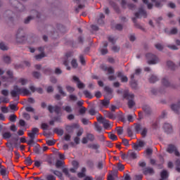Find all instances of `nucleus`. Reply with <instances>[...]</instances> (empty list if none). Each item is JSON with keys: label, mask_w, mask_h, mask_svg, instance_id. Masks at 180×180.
Listing matches in <instances>:
<instances>
[{"label": "nucleus", "mask_w": 180, "mask_h": 180, "mask_svg": "<svg viewBox=\"0 0 180 180\" xmlns=\"http://www.w3.org/2000/svg\"><path fill=\"white\" fill-rule=\"evenodd\" d=\"M22 94L24 96L32 95V93H30V91L27 89L20 88L18 85L13 86V89L11 91V95L13 98H16L17 96H19V95H22Z\"/></svg>", "instance_id": "f257e3e1"}, {"label": "nucleus", "mask_w": 180, "mask_h": 180, "mask_svg": "<svg viewBox=\"0 0 180 180\" xmlns=\"http://www.w3.org/2000/svg\"><path fill=\"white\" fill-rule=\"evenodd\" d=\"M123 98L124 99H127V101H128V106L129 109H132L133 106L136 105V102H134V94H130L129 90L124 91Z\"/></svg>", "instance_id": "f03ea898"}, {"label": "nucleus", "mask_w": 180, "mask_h": 180, "mask_svg": "<svg viewBox=\"0 0 180 180\" xmlns=\"http://www.w3.org/2000/svg\"><path fill=\"white\" fill-rule=\"evenodd\" d=\"M15 40L16 42L20 44H25V43H26L27 38L26 37V34L25 33L23 28H19L18 30L15 35Z\"/></svg>", "instance_id": "7ed1b4c3"}, {"label": "nucleus", "mask_w": 180, "mask_h": 180, "mask_svg": "<svg viewBox=\"0 0 180 180\" xmlns=\"http://www.w3.org/2000/svg\"><path fill=\"white\" fill-rule=\"evenodd\" d=\"M146 58L149 65H153L158 64L160 62V59L158 58V57L151 53H146Z\"/></svg>", "instance_id": "20e7f679"}, {"label": "nucleus", "mask_w": 180, "mask_h": 180, "mask_svg": "<svg viewBox=\"0 0 180 180\" xmlns=\"http://www.w3.org/2000/svg\"><path fill=\"white\" fill-rule=\"evenodd\" d=\"M38 133V128H32L31 132L28 133V137L30 139V140L27 141L28 146H31L34 143V139H36V136Z\"/></svg>", "instance_id": "39448f33"}, {"label": "nucleus", "mask_w": 180, "mask_h": 180, "mask_svg": "<svg viewBox=\"0 0 180 180\" xmlns=\"http://www.w3.org/2000/svg\"><path fill=\"white\" fill-rule=\"evenodd\" d=\"M161 82L162 85L165 86V88H172V89H176V88H178V85L175 84H171L168 79V77H167L162 78Z\"/></svg>", "instance_id": "423d86ee"}, {"label": "nucleus", "mask_w": 180, "mask_h": 180, "mask_svg": "<svg viewBox=\"0 0 180 180\" xmlns=\"http://www.w3.org/2000/svg\"><path fill=\"white\" fill-rule=\"evenodd\" d=\"M10 4L14 8H17L19 12H25L26 9L25 8V6H23L22 4H20V2L18 0H10Z\"/></svg>", "instance_id": "0eeeda50"}, {"label": "nucleus", "mask_w": 180, "mask_h": 180, "mask_svg": "<svg viewBox=\"0 0 180 180\" xmlns=\"http://www.w3.org/2000/svg\"><path fill=\"white\" fill-rule=\"evenodd\" d=\"M57 89H58V94H56L54 96V98L56 99V101H61V96H67V93H65V91H64L63 86H57Z\"/></svg>", "instance_id": "6e6552de"}, {"label": "nucleus", "mask_w": 180, "mask_h": 180, "mask_svg": "<svg viewBox=\"0 0 180 180\" xmlns=\"http://www.w3.org/2000/svg\"><path fill=\"white\" fill-rule=\"evenodd\" d=\"M48 110L50 113H56V115H60V112H61V107L58 105L53 106L51 105H48Z\"/></svg>", "instance_id": "1a4fd4ad"}, {"label": "nucleus", "mask_w": 180, "mask_h": 180, "mask_svg": "<svg viewBox=\"0 0 180 180\" xmlns=\"http://www.w3.org/2000/svg\"><path fill=\"white\" fill-rule=\"evenodd\" d=\"M134 15H135V18H132V21L134 23V27L136 29H140V30L144 31V28L143 27V26H141L139 22H137V19H139V13H135Z\"/></svg>", "instance_id": "9d476101"}, {"label": "nucleus", "mask_w": 180, "mask_h": 180, "mask_svg": "<svg viewBox=\"0 0 180 180\" xmlns=\"http://www.w3.org/2000/svg\"><path fill=\"white\" fill-rule=\"evenodd\" d=\"M142 172L143 175H154L155 174V171L153 167H147L142 169Z\"/></svg>", "instance_id": "9b49d317"}, {"label": "nucleus", "mask_w": 180, "mask_h": 180, "mask_svg": "<svg viewBox=\"0 0 180 180\" xmlns=\"http://www.w3.org/2000/svg\"><path fill=\"white\" fill-rule=\"evenodd\" d=\"M34 13H35L36 17L30 15L25 19L24 23L25 25L30 23V20H33V19H34V18H40V13L37 12V11H34Z\"/></svg>", "instance_id": "f8f14e48"}, {"label": "nucleus", "mask_w": 180, "mask_h": 180, "mask_svg": "<svg viewBox=\"0 0 180 180\" xmlns=\"http://www.w3.org/2000/svg\"><path fill=\"white\" fill-rule=\"evenodd\" d=\"M72 78H73V80L77 82V85L79 89H84V88H85V84L82 83L81 80H79V77H77V76H73Z\"/></svg>", "instance_id": "ddd939ff"}, {"label": "nucleus", "mask_w": 180, "mask_h": 180, "mask_svg": "<svg viewBox=\"0 0 180 180\" xmlns=\"http://www.w3.org/2000/svg\"><path fill=\"white\" fill-rule=\"evenodd\" d=\"M75 129H78V124H73L72 125H67L65 127V130L66 131H68V133H73Z\"/></svg>", "instance_id": "4468645a"}, {"label": "nucleus", "mask_w": 180, "mask_h": 180, "mask_svg": "<svg viewBox=\"0 0 180 180\" xmlns=\"http://www.w3.org/2000/svg\"><path fill=\"white\" fill-rule=\"evenodd\" d=\"M163 129L165 133H167V134L172 133V125H171L169 123H165Z\"/></svg>", "instance_id": "2eb2a0df"}, {"label": "nucleus", "mask_w": 180, "mask_h": 180, "mask_svg": "<svg viewBox=\"0 0 180 180\" xmlns=\"http://www.w3.org/2000/svg\"><path fill=\"white\" fill-rule=\"evenodd\" d=\"M170 109L171 110H172V112H175L176 115H179L180 112H179V105L178 104H172L170 105Z\"/></svg>", "instance_id": "dca6fc26"}, {"label": "nucleus", "mask_w": 180, "mask_h": 180, "mask_svg": "<svg viewBox=\"0 0 180 180\" xmlns=\"http://www.w3.org/2000/svg\"><path fill=\"white\" fill-rule=\"evenodd\" d=\"M62 172H63V174H65L66 176H68V178H70V180H78L77 177L71 176V174H70V172H68V169L65 167L62 169Z\"/></svg>", "instance_id": "f3484780"}, {"label": "nucleus", "mask_w": 180, "mask_h": 180, "mask_svg": "<svg viewBox=\"0 0 180 180\" xmlns=\"http://www.w3.org/2000/svg\"><path fill=\"white\" fill-rule=\"evenodd\" d=\"M146 146V142L143 141H139L137 143H134L133 148L134 150H139V147H144Z\"/></svg>", "instance_id": "a211bd4d"}, {"label": "nucleus", "mask_w": 180, "mask_h": 180, "mask_svg": "<svg viewBox=\"0 0 180 180\" xmlns=\"http://www.w3.org/2000/svg\"><path fill=\"white\" fill-rule=\"evenodd\" d=\"M127 157L129 160H136V158H137V154L133 150H129L127 153Z\"/></svg>", "instance_id": "6ab92c4d"}, {"label": "nucleus", "mask_w": 180, "mask_h": 180, "mask_svg": "<svg viewBox=\"0 0 180 180\" xmlns=\"http://www.w3.org/2000/svg\"><path fill=\"white\" fill-rule=\"evenodd\" d=\"M50 172H52V174L58 176V178H60L61 180H64V178L63 177V173L61 172L58 170L51 169Z\"/></svg>", "instance_id": "aec40b11"}, {"label": "nucleus", "mask_w": 180, "mask_h": 180, "mask_svg": "<svg viewBox=\"0 0 180 180\" xmlns=\"http://www.w3.org/2000/svg\"><path fill=\"white\" fill-rule=\"evenodd\" d=\"M104 115L106 116V117H108V119H112V120H115L116 119V115L113 114V112H111L110 111H104Z\"/></svg>", "instance_id": "412c9836"}, {"label": "nucleus", "mask_w": 180, "mask_h": 180, "mask_svg": "<svg viewBox=\"0 0 180 180\" xmlns=\"http://www.w3.org/2000/svg\"><path fill=\"white\" fill-rule=\"evenodd\" d=\"M176 150V146H175L173 144H169L167 148V152L169 153V154H172L174 151Z\"/></svg>", "instance_id": "4be33fe9"}, {"label": "nucleus", "mask_w": 180, "mask_h": 180, "mask_svg": "<svg viewBox=\"0 0 180 180\" xmlns=\"http://www.w3.org/2000/svg\"><path fill=\"white\" fill-rule=\"evenodd\" d=\"M2 60L4 63H5V64H11V63H12V58L8 55L3 56Z\"/></svg>", "instance_id": "5701e85b"}, {"label": "nucleus", "mask_w": 180, "mask_h": 180, "mask_svg": "<svg viewBox=\"0 0 180 180\" xmlns=\"http://www.w3.org/2000/svg\"><path fill=\"white\" fill-rule=\"evenodd\" d=\"M143 128L144 127H143L141 124H134V130L135 132L137 134L140 133V131H141V130H143Z\"/></svg>", "instance_id": "b1692460"}, {"label": "nucleus", "mask_w": 180, "mask_h": 180, "mask_svg": "<svg viewBox=\"0 0 180 180\" xmlns=\"http://www.w3.org/2000/svg\"><path fill=\"white\" fill-rule=\"evenodd\" d=\"M167 67H169V68L170 69V70H176V68H177V66L176 65V64L175 63H174V62H172V61H171V60H168L167 62Z\"/></svg>", "instance_id": "393cba45"}, {"label": "nucleus", "mask_w": 180, "mask_h": 180, "mask_svg": "<svg viewBox=\"0 0 180 180\" xmlns=\"http://www.w3.org/2000/svg\"><path fill=\"white\" fill-rule=\"evenodd\" d=\"M0 174L2 176H6L8 174V171H6V168H5L3 165L0 164Z\"/></svg>", "instance_id": "a878e982"}, {"label": "nucleus", "mask_w": 180, "mask_h": 180, "mask_svg": "<svg viewBox=\"0 0 180 180\" xmlns=\"http://www.w3.org/2000/svg\"><path fill=\"white\" fill-rule=\"evenodd\" d=\"M150 84H155L158 81V77L154 75H152L148 79Z\"/></svg>", "instance_id": "bb28decb"}, {"label": "nucleus", "mask_w": 180, "mask_h": 180, "mask_svg": "<svg viewBox=\"0 0 180 180\" xmlns=\"http://www.w3.org/2000/svg\"><path fill=\"white\" fill-rule=\"evenodd\" d=\"M109 4L112 7H113L115 11H116V12H117V13H119L120 12V10L119 9V6H117V4H116V3H115L113 1H110Z\"/></svg>", "instance_id": "cd10ccee"}, {"label": "nucleus", "mask_w": 180, "mask_h": 180, "mask_svg": "<svg viewBox=\"0 0 180 180\" xmlns=\"http://www.w3.org/2000/svg\"><path fill=\"white\" fill-rule=\"evenodd\" d=\"M6 15L8 18V20H10L11 22H13V15H15L13 13V11H6Z\"/></svg>", "instance_id": "c85d7f7f"}, {"label": "nucleus", "mask_w": 180, "mask_h": 180, "mask_svg": "<svg viewBox=\"0 0 180 180\" xmlns=\"http://www.w3.org/2000/svg\"><path fill=\"white\" fill-rule=\"evenodd\" d=\"M0 50H2L3 51H8V50H9V47H8L4 41H1L0 42Z\"/></svg>", "instance_id": "c756f323"}, {"label": "nucleus", "mask_w": 180, "mask_h": 180, "mask_svg": "<svg viewBox=\"0 0 180 180\" xmlns=\"http://www.w3.org/2000/svg\"><path fill=\"white\" fill-rule=\"evenodd\" d=\"M53 133H56V134H58V136H63V134H64V130L58 128H55L53 129Z\"/></svg>", "instance_id": "7c9ffc66"}, {"label": "nucleus", "mask_w": 180, "mask_h": 180, "mask_svg": "<svg viewBox=\"0 0 180 180\" xmlns=\"http://www.w3.org/2000/svg\"><path fill=\"white\" fill-rule=\"evenodd\" d=\"M101 105H103L104 108H108L109 105H110V101L108 99L102 100Z\"/></svg>", "instance_id": "2f4dec72"}, {"label": "nucleus", "mask_w": 180, "mask_h": 180, "mask_svg": "<svg viewBox=\"0 0 180 180\" xmlns=\"http://www.w3.org/2000/svg\"><path fill=\"white\" fill-rule=\"evenodd\" d=\"M87 147L88 148H91L92 150H98L100 146L98 143H94V144H88Z\"/></svg>", "instance_id": "473e14b6"}, {"label": "nucleus", "mask_w": 180, "mask_h": 180, "mask_svg": "<svg viewBox=\"0 0 180 180\" xmlns=\"http://www.w3.org/2000/svg\"><path fill=\"white\" fill-rule=\"evenodd\" d=\"M65 89H66L67 92H68L69 94H72L73 92L75 91V88H74L70 85H67L65 86Z\"/></svg>", "instance_id": "72a5a7b5"}, {"label": "nucleus", "mask_w": 180, "mask_h": 180, "mask_svg": "<svg viewBox=\"0 0 180 180\" xmlns=\"http://www.w3.org/2000/svg\"><path fill=\"white\" fill-rule=\"evenodd\" d=\"M83 94H84V96H86V98H88L89 99H92V98H94L92 94H91V92H89V91H88V90H84L83 91Z\"/></svg>", "instance_id": "f704fd0d"}, {"label": "nucleus", "mask_w": 180, "mask_h": 180, "mask_svg": "<svg viewBox=\"0 0 180 180\" xmlns=\"http://www.w3.org/2000/svg\"><path fill=\"white\" fill-rule=\"evenodd\" d=\"M101 123L102 124H103L104 129H109V127H110V124L109 123V120H103Z\"/></svg>", "instance_id": "c9c22d12"}, {"label": "nucleus", "mask_w": 180, "mask_h": 180, "mask_svg": "<svg viewBox=\"0 0 180 180\" xmlns=\"http://www.w3.org/2000/svg\"><path fill=\"white\" fill-rule=\"evenodd\" d=\"M160 176L162 179H167L168 178V172L167 170H162L160 173Z\"/></svg>", "instance_id": "e433bc0d"}, {"label": "nucleus", "mask_w": 180, "mask_h": 180, "mask_svg": "<svg viewBox=\"0 0 180 180\" xmlns=\"http://www.w3.org/2000/svg\"><path fill=\"white\" fill-rule=\"evenodd\" d=\"M166 0H160V1H158L157 0H151L152 2L155 3V6L156 8H160L161 6V2H165Z\"/></svg>", "instance_id": "4c0bfd02"}, {"label": "nucleus", "mask_w": 180, "mask_h": 180, "mask_svg": "<svg viewBox=\"0 0 180 180\" xmlns=\"http://www.w3.org/2000/svg\"><path fill=\"white\" fill-rule=\"evenodd\" d=\"M142 109L146 113V115H151V108L148 106H143Z\"/></svg>", "instance_id": "58836bf2"}, {"label": "nucleus", "mask_w": 180, "mask_h": 180, "mask_svg": "<svg viewBox=\"0 0 180 180\" xmlns=\"http://www.w3.org/2000/svg\"><path fill=\"white\" fill-rule=\"evenodd\" d=\"M62 109L65 110V112H66L67 113H71L72 112V108L70 105H67L65 107L63 106Z\"/></svg>", "instance_id": "ea45409f"}, {"label": "nucleus", "mask_w": 180, "mask_h": 180, "mask_svg": "<svg viewBox=\"0 0 180 180\" xmlns=\"http://www.w3.org/2000/svg\"><path fill=\"white\" fill-rule=\"evenodd\" d=\"M94 127L98 133H101L102 131V126L99 125L98 122H94Z\"/></svg>", "instance_id": "a19ab883"}, {"label": "nucleus", "mask_w": 180, "mask_h": 180, "mask_svg": "<svg viewBox=\"0 0 180 180\" xmlns=\"http://www.w3.org/2000/svg\"><path fill=\"white\" fill-rule=\"evenodd\" d=\"M129 84L133 89H136L137 88V81L136 80H131L129 82Z\"/></svg>", "instance_id": "79ce46f5"}, {"label": "nucleus", "mask_w": 180, "mask_h": 180, "mask_svg": "<svg viewBox=\"0 0 180 180\" xmlns=\"http://www.w3.org/2000/svg\"><path fill=\"white\" fill-rule=\"evenodd\" d=\"M64 165V162L63 160H58L56 162V168H61Z\"/></svg>", "instance_id": "37998d69"}, {"label": "nucleus", "mask_w": 180, "mask_h": 180, "mask_svg": "<svg viewBox=\"0 0 180 180\" xmlns=\"http://www.w3.org/2000/svg\"><path fill=\"white\" fill-rule=\"evenodd\" d=\"M34 153H35V154H40L41 153L40 145L37 144L34 146Z\"/></svg>", "instance_id": "c03bdc74"}, {"label": "nucleus", "mask_w": 180, "mask_h": 180, "mask_svg": "<svg viewBox=\"0 0 180 180\" xmlns=\"http://www.w3.org/2000/svg\"><path fill=\"white\" fill-rule=\"evenodd\" d=\"M32 76L34 77V78L39 79L41 77V74L37 71H34L32 72Z\"/></svg>", "instance_id": "a18cd8bd"}, {"label": "nucleus", "mask_w": 180, "mask_h": 180, "mask_svg": "<svg viewBox=\"0 0 180 180\" xmlns=\"http://www.w3.org/2000/svg\"><path fill=\"white\" fill-rule=\"evenodd\" d=\"M9 120L10 122H12L13 123H15L16 122V119H18V117L15 114H12L9 116Z\"/></svg>", "instance_id": "49530a36"}, {"label": "nucleus", "mask_w": 180, "mask_h": 180, "mask_svg": "<svg viewBox=\"0 0 180 180\" xmlns=\"http://www.w3.org/2000/svg\"><path fill=\"white\" fill-rule=\"evenodd\" d=\"M136 13H139V18H140V15H143L145 18H147V13H146V11L143 8H139V12H136Z\"/></svg>", "instance_id": "de8ad7c7"}, {"label": "nucleus", "mask_w": 180, "mask_h": 180, "mask_svg": "<svg viewBox=\"0 0 180 180\" xmlns=\"http://www.w3.org/2000/svg\"><path fill=\"white\" fill-rule=\"evenodd\" d=\"M25 162L27 165H32L33 164V160H32V158L30 157L25 158Z\"/></svg>", "instance_id": "09e8293b"}, {"label": "nucleus", "mask_w": 180, "mask_h": 180, "mask_svg": "<svg viewBox=\"0 0 180 180\" xmlns=\"http://www.w3.org/2000/svg\"><path fill=\"white\" fill-rule=\"evenodd\" d=\"M86 137L87 140H89V141H94L95 140V136L92 134H87Z\"/></svg>", "instance_id": "8fccbe9b"}, {"label": "nucleus", "mask_w": 180, "mask_h": 180, "mask_svg": "<svg viewBox=\"0 0 180 180\" xmlns=\"http://www.w3.org/2000/svg\"><path fill=\"white\" fill-rule=\"evenodd\" d=\"M12 137V134L11 132H5L3 134V138L5 139H11Z\"/></svg>", "instance_id": "3c124183"}, {"label": "nucleus", "mask_w": 180, "mask_h": 180, "mask_svg": "<svg viewBox=\"0 0 180 180\" xmlns=\"http://www.w3.org/2000/svg\"><path fill=\"white\" fill-rule=\"evenodd\" d=\"M44 57H46V54H44V53H41L35 56L36 60H41V58H44Z\"/></svg>", "instance_id": "603ef678"}, {"label": "nucleus", "mask_w": 180, "mask_h": 180, "mask_svg": "<svg viewBox=\"0 0 180 180\" xmlns=\"http://www.w3.org/2000/svg\"><path fill=\"white\" fill-rule=\"evenodd\" d=\"M155 47L157 50H159V51H162V50H164V46L161 44H155Z\"/></svg>", "instance_id": "864d4df0"}, {"label": "nucleus", "mask_w": 180, "mask_h": 180, "mask_svg": "<svg viewBox=\"0 0 180 180\" xmlns=\"http://www.w3.org/2000/svg\"><path fill=\"white\" fill-rule=\"evenodd\" d=\"M108 136L110 139V140H112L113 141H115V140H117V136L113 134H112V132H110L108 134Z\"/></svg>", "instance_id": "5fc2aeb1"}, {"label": "nucleus", "mask_w": 180, "mask_h": 180, "mask_svg": "<svg viewBox=\"0 0 180 180\" xmlns=\"http://www.w3.org/2000/svg\"><path fill=\"white\" fill-rule=\"evenodd\" d=\"M147 131H148V129L146 127H143L142 129V131L141 132L142 137H146V136H147Z\"/></svg>", "instance_id": "6e6d98bb"}, {"label": "nucleus", "mask_w": 180, "mask_h": 180, "mask_svg": "<svg viewBox=\"0 0 180 180\" xmlns=\"http://www.w3.org/2000/svg\"><path fill=\"white\" fill-rule=\"evenodd\" d=\"M177 33L178 29L176 27H174L169 31V34H176Z\"/></svg>", "instance_id": "4d7b16f0"}, {"label": "nucleus", "mask_w": 180, "mask_h": 180, "mask_svg": "<svg viewBox=\"0 0 180 180\" xmlns=\"http://www.w3.org/2000/svg\"><path fill=\"white\" fill-rule=\"evenodd\" d=\"M71 65L73 68H77L78 67V63H77V60L75 59H72L71 62Z\"/></svg>", "instance_id": "13d9d810"}, {"label": "nucleus", "mask_w": 180, "mask_h": 180, "mask_svg": "<svg viewBox=\"0 0 180 180\" xmlns=\"http://www.w3.org/2000/svg\"><path fill=\"white\" fill-rule=\"evenodd\" d=\"M86 165L89 167V168H94V161L89 160L86 161Z\"/></svg>", "instance_id": "bf43d9fd"}, {"label": "nucleus", "mask_w": 180, "mask_h": 180, "mask_svg": "<svg viewBox=\"0 0 180 180\" xmlns=\"http://www.w3.org/2000/svg\"><path fill=\"white\" fill-rule=\"evenodd\" d=\"M22 117H24L25 120H30V115L27 112H23Z\"/></svg>", "instance_id": "052dcab7"}, {"label": "nucleus", "mask_w": 180, "mask_h": 180, "mask_svg": "<svg viewBox=\"0 0 180 180\" xmlns=\"http://www.w3.org/2000/svg\"><path fill=\"white\" fill-rule=\"evenodd\" d=\"M79 61H80L82 65H85V64H86L85 58H84L83 55L79 56Z\"/></svg>", "instance_id": "680f3d73"}, {"label": "nucleus", "mask_w": 180, "mask_h": 180, "mask_svg": "<svg viewBox=\"0 0 180 180\" xmlns=\"http://www.w3.org/2000/svg\"><path fill=\"white\" fill-rule=\"evenodd\" d=\"M46 180H56V176H54L53 174H48L46 176Z\"/></svg>", "instance_id": "e2e57ef3"}, {"label": "nucleus", "mask_w": 180, "mask_h": 180, "mask_svg": "<svg viewBox=\"0 0 180 180\" xmlns=\"http://www.w3.org/2000/svg\"><path fill=\"white\" fill-rule=\"evenodd\" d=\"M69 98L70 101H78V97H77V96L73 94H70L69 96Z\"/></svg>", "instance_id": "0e129e2a"}, {"label": "nucleus", "mask_w": 180, "mask_h": 180, "mask_svg": "<svg viewBox=\"0 0 180 180\" xmlns=\"http://www.w3.org/2000/svg\"><path fill=\"white\" fill-rule=\"evenodd\" d=\"M18 82H20L21 84V85H25V84H27V79H23V78H20L18 80Z\"/></svg>", "instance_id": "69168bd1"}, {"label": "nucleus", "mask_w": 180, "mask_h": 180, "mask_svg": "<svg viewBox=\"0 0 180 180\" xmlns=\"http://www.w3.org/2000/svg\"><path fill=\"white\" fill-rule=\"evenodd\" d=\"M46 144L48 146H54L56 144V141L55 140H48V141H46Z\"/></svg>", "instance_id": "338daca9"}, {"label": "nucleus", "mask_w": 180, "mask_h": 180, "mask_svg": "<svg viewBox=\"0 0 180 180\" xmlns=\"http://www.w3.org/2000/svg\"><path fill=\"white\" fill-rule=\"evenodd\" d=\"M108 74H115V69L112 67H109L107 69Z\"/></svg>", "instance_id": "774afa93"}]
</instances>
